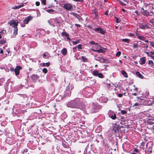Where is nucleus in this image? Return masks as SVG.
Wrapping results in <instances>:
<instances>
[{
    "instance_id": "f257e3e1",
    "label": "nucleus",
    "mask_w": 154,
    "mask_h": 154,
    "mask_svg": "<svg viewBox=\"0 0 154 154\" xmlns=\"http://www.w3.org/2000/svg\"><path fill=\"white\" fill-rule=\"evenodd\" d=\"M67 106L69 107L77 108L81 109H82V106L79 104V101L76 100H74L69 102L67 104Z\"/></svg>"
},
{
    "instance_id": "c03bdc74",
    "label": "nucleus",
    "mask_w": 154,
    "mask_h": 154,
    "mask_svg": "<svg viewBox=\"0 0 154 154\" xmlns=\"http://www.w3.org/2000/svg\"><path fill=\"white\" fill-rule=\"evenodd\" d=\"M75 26H78L79 27H80L81 26L79 24H75Z\"/></svg>"
},
{
    "instance_id": "338daca9",
    "label": "nucleus",
    "mask_w": 154,
    "mask_h": 154,
    "mask_svg": "<svg viewBox=\"0 0 154 154\" xmlns=\"http://www.w3.org/2000/svg\"><path fill=\"white\" fill-rule=\"evenodd\" d=\"M151 57H152V58H154V55L153 56H150Z\"/></svg>"
},
{
    "instance_id": "ea45409f",
    "label": "nucleus",
    "mask_w": 154,
    "mask_h": 154,
    "mask_svg": "<svg viewBox=\"0 0 154 154\" xmlns=\"http://www.w3.org/2000/svg\"><path fill=\"white\" fill-rule=\"evenodd\" d=\"M90 43L92 45H93V44L96 45L97 44V43H95L94 42V41H93L90 42Z\"/></svg>"
},
{
    "instance_id": "20e7f679",
    "label": "nucleus",
    "mask_w": 154,
    "mask_h": 154,
    "mask_svg": "<svg viewBox=\"0 0 154 154\" xmlns=\"http://www.w3.org/2000/svg\"><path fill=\"white\" fill-rule=\"evenodd\" d=\"M93 74L95 76H98L100 78H103V75L101 73H99L97 70H94L93 71Z\"/></svg>"
},
{
    "instance_id": "f704fd0d",
    "label": "nucleus",
    "mask_w": 154,
    "mask_h": 154,
    "mask_svg": "<svg viewBox=\"0 0 154 154\" xmlns=\"http://www.w3.org/2000/svg\"><path fill=\"white\" fill-rule=\"evenodd\" d=\"M70 14L73 16H74L75 17H76V16L77 14H76V13H75L73 12H71L70 13Z\"/></svg>"
},
{
    "instance_id": "b1692460",
    "label": "nucleus",
    "mask_w": 154,
    "mask_h": 154,
    "mask_svg": "<svg viewBox=\"0 0 154 154\" xmlns=\"http://www.w3.org/2000/svg\"><path fill=\"white\" fill-rule=\"evenodd\" d=\"M79 41L77 40L76 41H72V43L74 45H76L77 44L79 43Z\"/></svg>"
},
{
    "instance_id": "c9c22d12",
    "label": "nucleus",
    "mask_w": 154,
    "mask_h": 154,
    "mask_svg": "<svg viewBox=\"0 0 154 154\" xmlns=\"http://www.w3.org/2000/svg\"><path fill=\"white\" fill-rule=\"evenodd\" d=\"M100 29V28H97L95 29H94V30L95 31L97 32H99Z\"/></svg>"
},
{
    "instance_id": "a211bd4d",
    "label": "nucleus",
    "mask_w": 154,
    "mask_h": 154,
    "mask_svg": "<svg viewBox=\"0 0 154 154\" xmlns=\"http://www.w3.org/2000/svg\"><path fill=\"white\" fill-rule=\"evenodd\" d=\"M50 65V63L49 62H48L47 63H43L42 65L44 66H48Z\"/></svg>"
},
{
    "instance_id": "c756f323",
    "label": "nucleus",
    "mask_w": 154,
    "mask_h": 154,
    "mask_svg": "<svg viewBox=\"0 0 154 154\" xmlns=\"http://www.w3.org/2000/svg\"><path fill=\"white\" fill-rule=\"evenodd\" d=\"M99 32L101 34H103L105 32L102 29H100Z\"/></svg>"
},
{
    "instance_id": "ddd939ff",
    "label": "nucleus",
    "mask_w": 154,
    "mask_h": 154,
    "mask_svg": "<svg viewBox=\"0 0 154 154\" xmlns=\"http://www.w3.org/2000/svg\"><path fill=\"white\" fill-rule=\"evenodd\" d=\"M136 75L139 77V78L141 79L143 78V76L138 72H136Z\"/></svg>"
},
{
    "instance_id": "7c9ffc66",
    "label": "nucleus",
    "mask_w": 154,
    "mask_h": 154,
    "mask_svg": "<svg viewBox=\"0 0 154 154\" xmlns=\"http://www.w3.org/2000/svg\"><path fill=\"white\" fill-rule=\"evenodd\" d=\"M42 71L45 73H47V72H48V70H47V69H46V68H44L42 69Z\"/></svg>"
},
{
    "instance_id": "de8ad7c7",
    "label": "nucleus",
    "mask_w": 154,
    "mask_h": 154,
    "mask_svg": "<svg viewBox=\"0 0 154 154\" xmlns=\"http://www.w3.org/2000/svg\"><path fill=\"white\" fill-rule=\"evenodd\" d=\"M10 69L11 71H14L15 69H14V68H11Z\"/></svg>"
},
{
    "instance_id": "aec40b11",
    "label": "nucleus",
    "mask_w": 154,
    "mask_h": 154,
    "mask_svg": "<svg viewBox=\"0 0 154 154\" xmlns=\"http://www.w3.org/2000/svg\"><path fill=\"white\" fill-rule=\"evenodd\" d=\"M148 64L152 66H153L154 65V63L152 60H150L149 61Z\"/></svg>"
},
{
    "instance_id": "9b49d317",
    "label": "nucleus",
    "mask_w": 154,
    "mask_h": 154,
    "mask_svg": "<svg viewBox=\"0 0 154 154\" xmlns=\"http://www.w3.org/2000/svg\"><path fill=\"white\" fill-rule=\"evenodd\" d=\"M62 54L64 55H66L67 54V50L66 48H63L61 51Z\"/></svg>"
},
{
    "instance_id": "f3484780",
    "label": "nucleus",
    "mask_w": 154,
    "mask_h": 154,
    "mask_svg": "<svg viewBox=\"0 0 154 154\" xmlns=\"http://www.w3.org/2000/svg\"><path fill=\"white\" fill-rule=\"evenodd\" d=\"M23 5H19L18 6H15V7H13V9H18V8H19L21 7H23Z\"/></svg>"
},
{
    "instance_id": "37998d69",
    "label": "nucleus",
    "mask_w": 154,
    "mask_h": 154,
    "mask_svg": "<svg viewBox=\"0 0 154 154\" xmlns=\"http://www.w3.org/2000/svg\"><path fill=\"white\" fill-rule=\"evenodd\" d=\"M120 2V4L122 5H125V4L124 3L122 2L121 1H120L119 2Z\"/></svg>"
},
{
    "instance_id": "6e6d98bb",
    "label": "nucleus",
    "mask_w": 154,
    "mask_h": 154,
    "mask_svg": "<svg viewBox=\"0 0 154 154\" xmlns=\"http://www.w3.org/2000/svg\"><path fill=\"white\" fill-rule=\"evenodd\" d=\"M150 53L152 54H154V52H153V51H151L150 52Z\"/></svg>"
},
{
    "instance_id": "e433bc0d",
    "label": "nucleus",
    "mask_w": 154,
    "mask_h": 154,
    "mask_svg": "<svg viewBox=\"0 0 154 154\" xmlns=\"http://www.w3.org/2000/svg\"><path fill=\"white\" fill-rule=\"evenodd\" d=\"M150 44L151 45L152 47H154V42H150Z\"/></svg>"
},
{
    "instance_id": "f8f14e48",
    "label": "nucleus",
    "mask_w": 154,
    "mask_h": 154,
    "mask_svg": "<svg viewBox=\"0 0 154 154\" xmlns=\"http://www.w3.org/2000/svg\"><path fill=\"white\" fill-rule=\"evenodd\" d=\"M136 35L137 36V38H138L140 40H144L145 38L144 36H140L138 35V34H136Z\"/></svg>"
},
{
    "instance_id": "cd10ccee",
    "label": "nucleus",
    "mask_w": 154,
    "mask_h": 154,
    "mask_svg": "<svg viewBox=\"0 0 154 154\" xmlns=\"http://www.w3.org/2000/svg\"><path fill=\"white\" fill-rule=\"evenodd\" d=\"M96 51L99 53H103V51L102 49H100L97 50Z\"/></svg>"
},
{
    "instance_id": "473e14b6",
    "label": "nucleus",
    "mask_w": 154,
    "mask_h": 154,
    "mask_svg": "<svg viewBox=\"0 0 154 154\" xmlns=\"http://www.w3.org/2000/svg\"><path fill=\"white\" fill-rule=\"evenodd\" d=\"M41 2L42 4H44V5H46V0H42Z\"/></svg>"
},
{
    "instance_id": "864d4df0",
    "label": "nucleus",
    "mask_w": 154,
    "mask_h": 154,
    "mask_svg": "<svg viewBox=\"0 0 154 154\" xmlns=\"http://www.w3.org/2000/svg\"><path fill=\"white\" fill-rule=\"evenodd\" d=\"M46 54H43V57H46Z\"/></svg>"
},
{
    "instance_id": "c85d7f7f",
    "label": "nucleus",
    "mask_w": 154,
    "mask_h": 154,
    "mask_svg": "<svg viewBox=\"0 0 154 154\" xmlns=\"http://www.w3.org/2000/svg\"><path fill=\"white\" fill-rule=\"evenodd\" d=\"M122 41L124 42H125L127 43H129V39L126 38L122 39Z\"/></svg>"
},
{
    "instance_id": "79ce46f5",
    "label": "nucleus",
    "mask_w": 154,
    "mask_h": 154,
    "mask_svg": "<svg viewBox=\"0 0 154 154\" xmlns=\"http://www.w3.org/2000/svg\"><path fill=\"white\" fill-rule=\"evenodd\" d=\"M118 96L119 97H122V94H118Z\"/></svg>"
},
{
    "instance_id": "dca6fc26",
    "label": "nucleus",
    "mask_w": 154,
    "mask_h": 154,
    "mask_svg": "<svg viewBox=\"0 0 154 154\" xmlns=\"http://www.w3.org/2000/svg\"><path fill=\"white\" fill-rule=\"evenodd\" d=\"M100 59V62L101 63H105L106 61V60L102 58V57H98Z\"/></svg>"
},
{
    "instance_id": "423d86ee",
    "label": "nucleus",
    "mask_w": 154,
    "mask_h": 154,
    "mask_svg": "<svg viewBox=\"0 0 154 154\" xmlns=\"http://www.w3.org/2000/svg\"><path fill=\"white\" fill-rule=\"evenodd\" d=\"M21 69V67L20 66H17L14 69V72L16 75H19L20 73V70Z\"/></svg>"
},
{
    "instance_id": "6ab92c4d",
    "label": "nucleus",
    "mask_w": 154,
    "mask_h": 154,
    "mask_svg": "<svg viewBox=\"0 0 154 154\" xmlns=\"http://www.w3.org/2000/svg\"><path fill=\"white\" fill-rule=\"evenodd\" d=\"M75 17L80 21L83 20L82 17L78 14H77Z\"/></svg>"
},
{
    "instance_id": "8fccbe9b",
    "label": "nucleus",
    "mask_w": 154,
    "mask_h": 154,
    "mask_svg": "<svg viewBox=\"0 0 154 154\" xmlns=\"http://www.w3.org/2000/svg\"><path fill=\"white\" fill-rule=\"evenodd\" d=\"M132 94L134 96H136L137 95V94L136 93H132Z\"/></svg>"
},
{
    "instance_id": "6e6552de",
    "label": "nucleus",
    "mask_w": 154,
    "mask_h": 154,
    "mask_svg": "<svg viewBox=\"0 0 154 154\" xmlns=\"http://www.w3.org/2000/svg\"><path fill=\"white\" fill-rule=\"evenodd\" d=\"M61 35H64L67 39L68 40H70V38L69 37V35L66 32H63L61 33Z\"/></svg>"
},
{
    "instance_id": "3c124183",
    "label": "nucleus",
    "mask_w": 154,
    "mask_h": 154,
    "mask_svg": "<svg viewBox=\"0 0 154 154\" xmlns=\"http://www.w3.org/2000/svg\"><path fill=\"white\" fill-rule=\"evenodd\" d=\"M82 1V0H76V2H81Z\"/></svg>"
},
{
    "instance_id": "58836bf2",
    "label": "nucleus",
    "mask_w": 154,
    "mask_h": 154,
    "mask_svg": "<svg viewBox=\"0 0 154 154\" xmlns=\"http://www.w3.org/2000/svg\"><path fill=\"white\" fill-rule=\"evenodd\" d=\"M35 5L37 6H38L40 5V3L39 2H35Z\"/></svg>"
},
{
    "instance_id": "4c0bfd02",
    "label": "nucleus",
    "mask_w": 154,
    "mask_h": 154,
    "mask_svg": "<svg viewBox=\"0 0 154 154\" xmlns=\"http://www.w3.org/2000/svg\"><path fill=\"white\" fill-rule=\"evenodd\" d=\"M138 47V45L137 44H134V48H137Z\"/></svg>"
},
{
    "instance_id": "2eb2a0df",
    "label": "nucleus",
    "mask_w": 154,
    "mask_h": 154,
    "mask_svg": "<svg viewBox=\"0 0 154 154\" xmlns=\"http://www.w3.org/2000/svg\"><path fill=\"white\" fill-rule=\"evenodd\" d=\"M73 88V87L72 85H70L69 84V85L66 87V89L67 91H69L72 89Z\"/></svg>"
},
{
    "instance_id": "e2e57ef3",
    "label": "nucleus",
    "mask_w": 154,
    "mask_h": 154,
    "mask_svg": "<svg viewBox=\"0 0 154 154\" xmlns=\"http://www.w3.org/2000/svg\"><path fill=\"white\" fill-rule=\"evenodd\" d=\"M149 124L150 125H151V124H152L153 123V122H150L149 123Z\"/></svg>"
},
{
    "instance_id": "603ef678",
    "label": "nucleus",
    "mask_w": 154,
    "mask_h": 154,
    "mask_svg": "<svg viewBox=\"0 0 154 154\" xmlns=\"http://www.w3.org/2000/svg\"><path fill=\"white\" fill-rule=\"evenodd\" d=\"M91 51H96V50H95L93 48H91Z\"/></svg>"
},
{
    "instance_id": "f03ea898",
    "label": "nucleus",
    "mask_w": 154,
    "mask_h": 154,
    "mask_svg": "<svg viewBox=\"0 0 154 154\" xmlns=\"http://www.w3.org/2000/svg\"><path fill=\"white\" fill-rule=\"evenodd\" d=\"M18 21L16 22L14 20H12L9 21L8 23L12 27L14 28V34L16 35L17 34L18 29L17 26H18Z\"/></svg>"
},
{
    "instance_id": "1a4fd4ad",
    "label": "nucleus",
    "mask_w": 154,
    "mask_h": 154,
    "mask_svg": "<svg viewBox=\"0 0 154 154\" xmlns=\"http://www.w3.org/2000/svg\"><path fill=\"white\" fill-rule=\"evenodd\" d=\"M140 60L141 61L140 64L143 65L145 64L146 62V57H144L140 58Z\"/></svg>"
},
{
    "instance_id": "7ed1b4c3",
    "label": "nucleus",
    "mask_w": 154,
    "mask_h": 154,
    "mask_svg": "<svg viewBox=\"0 0 154 154\" xmlns=\"http://www.w3.org/2000/svg\"><path fill=\"white\" fill-rule=\"evenodd\" d=\"M63 8L66 10L71 11L72 10V7L70 4L65 3L63 6Z\"/></svg>"
},
{
    "instance_id": "9d476101",
    "label": "nucleus",
    "mask_w": 154,
    "mask_h": 154,
    "mask_svg": "<svg viewBox=\"0 0 154 154\" xmlns=\"http://www.w3.org/2000/svg\"><path fill=\"white\" fill-rule=\"evenodd\" d=\"M39 76L37 75L34 74L31 76V77L32 80H35L38 79Z\"/></svg>"
},
{
    "instance_id": "bf43d9fd",
    "label": "nucleus",
    "mask_w": 154,
    "mask_h": 154,
    "mask_svg": "<svg viewBox=\"0 0 154 154\" xmlns=\"http://www.w3.org/2000/svg\"><path fill=\"white\" fill-rule=\"evenodd\" d=\"M108 11H106L105 12V14L106 15H108Z\"/></svg>"
},
{
    "instance_id": "49530a36",
    "label": "nucleus",
    "mask_w": 154,
    "mask_h": 154,
    "mask_svg": "<svg viewBox=\"0 0 154 154\" xmlns=\"http://www.w3.org/2000/svg\"><path fill=\"white\" fill-rule=\"evenodd\" d=\"M150 22L153 25H154V21H150Z\"/></svg>"
},
{
    "instance_id": "412c9836",
    "label": "nucleus",
    "mask_w": 154,
    "mask_h": 154,
    "mask_svg": "<svg viewBox=\"0 0 154 154\" xmlns=\"http://www.w3.org/2000/svg\"><path fill=\"white\" fill-rule=\"evenodd\" d=\"M46 11L49 13H52L54 12L55 11L53 9H48Z\"/></svg>"
},
{
    "instance_id": "a878e982",
    "label": "nucleus",
    "mask_w": 154,
    "mask_h": 154,
    "mask_svg": "<svg viewBox=\"0 0 154 154\" xmlns=\"http://www.w3.org/2000/svg\"><path fill=\"white\" fill-rule=\"evenodd\" d=\"M6 31L5 30H3L0 32V34H1L2 35L4 34H6Z\"/></svg>"
},
{
    "instance_id": "5701e85b",
    "label": "nucleus",
    "mask_w": 154,
    "mask_h": 154,
    "mask_svg": "<svg viewBox=\"0 0 154 154\" xmlns=\"http://www.w3.org/2000/svg\"><path fill=\"white\" fill-rule=\"evenodd\" d=\"M6 42V40L5 39H2L0 41V44H4Z\"/></svg>"
},
{
    "instance_id": "39448f33",
    "label": "nucleus",
    "mask_w": 154,
    "mask_h": 154,
    "mask_svg": "<svg viewBox=\"0 0 154 154\" xmlns=\"http://www.w3.org/2000/svg\"><path fill=\"white\" fill-rule=\"evenodd\" d=\"M108 114L109 117L111 118L112 119L115 120L116 119V115L114 113L113 111L110 110Z\"/></svg>"
},
{
    "instance_id": "0e129e2a",
    "label": "nucleus",
    "mask_w": 154,
    "mask_h": 154,
    "mask_svg": "<svg viewBox=\"0 0 154 154\" xmlns=\"http://www.w3.org/2000/svg\"><path fill=\"white\" fill-rule=\"evenodd\" d=\"M134 63L136 64H137V61H134Z\"/></svg>"
},
{
    "instance_id": "393cba45",
    "label": "nucleus",
    "mask_w": 154,
    "mask_h": 154,
    "mask_svg": "<svg viewBox=\"0 0 154 154\" xmlns=\"http://www.w3.org/2000/svg\"><path fill=\"white\" fill-rule=\"evenodd\" d=\"M79 50H80L82 49V45L81 44H79L77 46Z\"/></svg>"
},
{
    "instance_id": "4d7b16f0",
    "label": "nucleus",
    "mask_w": 154,
    "mask_h": 154,
    "mask_svg": "<svg viewBox=\"0 0 154 154\" xmlns=\"http://www.w3.org/2000/svg\"><path fill=\"white\" fill-rule=\"evenodd\" d=\"M48 22L49 23V24L51 25V26H53L54 27L55 26V25H54V24H51L49 22V21H48Z\"/></svg>"
},
{
    "instance_id": "bb28decb",
    "label": "nucleus",
    "mask_w": 154,
    "mask_h": 154,
    "mask_svg": "<svg viewBox=\"0 0 154 154\" xmlns=\"http://www.w3.org/2000/svg\"><path fill=\"white\" fill-rule=\"evenodd\" d=\"M82 59L83 61L85 62H86L87 60V58L83 56L82 57Z\"/></svg>"
},
{
    "instance_id": "5fc2aeb1",
    "label": "nucleus",
    "mask_w": 154,
    "mask_h": 154,
    "mask_svg": "<svg viewBox=\"0 0 154 154\" xmlns=\"http://www.w3.org/2000/svg\"><path fill=\"white\" fill-rule=\"evenodd\" d=\"M110 84H107V87H109V86H110Z\"/></svg>"
},
{
    "instance_id": "052dcab7",
    "label": "nucleus",
    "mask_w": 154,
    "mask_h": 154,
    "mask_svg": "<svg viewBox=\"0 0 154 154\" xmlns=\"http://www.w3.org/2000/svg\"><path fill=\"white\" fill-rule=\"evenodd\" d=\"M76 48H77L76 47H73V51H74V50H75L76 49Z\"/></svg>"
},
{
    "instance_id": "4468645a",
    "label": "nucleus",
    "mask_w": 154,
    "mask_h": 154,
    "mask_svg": "<svg viewBox=\"0 0 154 154\" xmlns=\"http://www.w3.org/2000/svg\"><path fill=\"white\" fill-rule=\"evenodd\" d=\"M121 72L122 74L126 78L128 77L127 74L125 71L124 70H122L121 71Z\"/></svg>"
},
{
    "instance_id": "4be33fe9",
    "label": "nucleus",
    "mask_w": 154,
    "mask_h": 154,
    "mask_svg": "<svg viewBox=\"0 0 154 154\" xmlns=\"http://www.w3.org/2000/svg\"><path fill=\"white\" fill-rule=\"evenodd\" d=\"M139 27L140 28L142 29H144L145 28V26L141 24H139Z\"/></svg>"
},
{
    "instance_id": "a18cd8bd",
    "label": "nucleus",
    "mask_w": 154,
    "mask_h": 154,
    "mask_svg": "<svg viewBox=\"0 0 154 154\" xmlns=\"http://www.w3.org/2000/svg\"><path fill=\"white\" fill-rule=\"evenodd\" d=\"M138 105H139V103H135L134 105V106H137Z\"/></svg>"
},
{
    "instance_id": "72a5a7b5",
    "label": "nucleus",
    "mask_w": 154,
    "mask_h": 154,
    "mask_svg": "<svg viewBox=\"0 0 154 154\" xmlns=\"http://www.w3.org/2000/svg\"><path fill=\"white\" fill-rule=\"evenodd\" d=\"M121 113L122 114L124 115L126 113V112L125 110H122L121 111Z\"/></svg>"
},
{
    "instance_id": "09e8293b",
    "label": "nucleus",
    "mask_w": 154,
    "mask_h": 154,
    "mask_svg": "<svg viewBox=\"0 0 154 154\" xmlns=\"http://www.w3.org/2000/svg\"><path fill=\"white\" fill-rule=\"evenodd\" d=\"M0 53L1 54H3V50L2 49H1V50H0Z\"/></svg>"
},
{
    "instance_id": "69168bd1",
    "label": "nucleus",
    "mask_w": 154,
    "mask_h": 154,
    "mask_svg": "<svg viewBox=\"0 0 154 154\" xmlns=\"http://www.w3.org/2000/svg\"><path fill=\"white\" fill-rule=\"evenodd\" d=\"M122 11H125V10L124 9H122Z\"/></svg>"
},
{
    "instance_id": "680f3d73",
    "label": "nucleus",
    "mask_w": 154,
    "mask_h": 154,
    "mask_svg": "<svg viewBox=\"0 0 154 154\" xmlns=\"http://www.w3.org/2000/svg\"><path fill=\"white\" fill-rule=\"evenodd\" d=\"M145 42L146 43H148V42H149L148 40H145Z\"/></svg>"
},
{
    "instance_id": "a19ab883",
    "label": "nucleus",
    "mask_w": 154,
    "mask_h": 154,
    "mask_svg": "<svg viewBox=\"0 0 154 154\" xmlns=\"http://www.w3.org/2000/svg\"><path fill=\"white\" fill-rule=\"evenodd\" d=\"M134 152H138V150L137 149H134Z\"/></svg>"
},
{
    "instance_id": "774afa93",
    "label": "nucleus",
    "mask_w": 154,
    "mask_h": 154,
    "mask_svg": "<svg viewBox=\"0 0 154 154\" xmlns=\"http://www.w3.org/2000/svg\"><path fill=\"white\" fill-rule=\"evenodd\" d=\"M131 154H137L136 153H133V152H132L131 153Z\"/></svg>"
},
{
    "instance_id": "2f4dec72",
    "label": "nucleus",
    "mask_w": 154,
    "mask_h": 154,
    "mask_svg": "<svg viewBox=\"0 0 154 154\" xmlns=\"http://www.w3.org/2000/svg\"><path fill=\"white\" fill-rule=\"evenodd\" d=\"M121 54V52L120 51H119L116 54V56L119 57Z\"/></svg>"
},
{
    "instance_id": "13d9d810",
    "label": "nucleus",
    "mask_w": 154,
    "mask_h": 154,
    "mask_svg": "<svg viewBox=\"0 0 154 154\" xmlns=\"http://www.w3.org/2000/svg\"><path fill=\"white\" fill-rule=\"evenodd\" d=\"M95 60H97V61H99L100 62V59H96L95 58Z\"/></svg>"
},
{
    "instance_id": "0eeeda50",
    "label": "nucleus",
    "mask_w": 154,
    "mask_h": 154,
    "mask_svg": "<svg viewBox=\"0 0 154 154\" xmlns=\"http://www.w3.org/2000/svg\"><path fill=\"white\" fill-rule=\"evenodd\" d=\"M32 19V17L30 16H29L23 20V23L25 24H27L30 20Z\"/></svg>"
}]
</instances>
